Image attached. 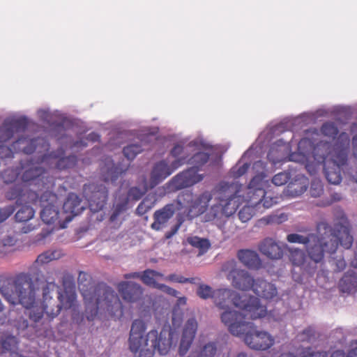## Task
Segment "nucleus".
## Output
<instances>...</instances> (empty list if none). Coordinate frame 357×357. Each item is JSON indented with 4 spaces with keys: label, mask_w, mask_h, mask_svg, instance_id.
Here are the masks:
<instances>
[{
    "label": "nucleus",
    "mask_w": 357,
    "mask_h": 357,
    "mask_svg": "<svg viewBox=\"0 0 357 357\" xmlns=\"http://www.w3.org/2000/svg\"><path fill=\"white\" fill-rule=\"evenodd\" d=\"M332 147L331 143L328 142H320L314 146L312 140L308 138L301 139L298 144V149L303 155L312 152L314 158L317 161H319L320 155L323 153H327Z\"/></svg>",
    "instance_id": "nucleus-23"
},
{
    "label": "nucleus",
    "mask_w": 357,
    "mask_h": 357,
    "mask_svg": "<svg viewBox=\"0 0 357 357\" xmlns=\"http://www.w3.org/2000/svg\"><path fill=\"white\" fill-rule=\"evenodd\" d=\"M109 165L111 166L108 167L107 174L103 176V179L105 182L111 181L113 183L117 180L119 172H117V168L114 167L113 162H111Z\"/></svg>",
    "instance_id": "nucleus-54"
},
{
    "label": "nucleus",
    "mask_w": 357,
    "mask_h": 357,
    "mask_svg": "<svg viewBox=\"0 0 357 357\" xmlns=\"http://www.w3.org/2000/svg\"><path fill=\"white\" fill-rule=\"evenodd\" d=\"M215 290H213L208 284H200L197 289V296L202 299H208L212 298L214 299Z\"/></svg>",
    "instance_id": "nucleus-47"
},
{
    "label": "nucleus",
    "mask_w": 357,
    "mask_h": 357,
    "mask_svg": "<svg viewBox=\"0 0 357 357\" xmlns=\"http://www.w3.org/2000/svg\"><path fill=\"white\" fill-rule=\"evenodd\" d=\"M63 209L65 213L69 214L66 219L70 221L75 216L80 214L85 209V206L78 195L70 192L63 203Z\"/></svg>",
    "instance_id": "nucleus-27"
},
{
    "label": "nucleus",
    "mask_w": 357,
    "mask_h": 357,
    "mask_svg": "<svg viewBox=\"0 0 357 357\" xmlns=\"http://www.w3.org/2000/svg\"><path fill=\"white\" fill-rule=\"evenodd\" d=\"M77 283L87 320L93 321L98 314L110 317L123 315L122 303L112 288L103 282L95 285L91 275L84 271H79Z\"/></svg>",
    "instance_id": "nucleus-1"
},
{
    "label": "nucleus",
    "mask_w": 357,
    "mask_h": 357,
    "mask_svg": "<svg viewBox=\"0 0 357 357\" xmlns=\"http://www.w3.org/2000/svg\"><path fill=\"white\" fill-rule=\"evenodd\" d=\"M221 271L226 274L227 279L234 288L242 291L253 290L256 280L248 271L238 268L235 259L225 261L222 265Z\"/></svg>",
    "instance_id": "nucleus-11"
},
{
    "label": "nucleus",
    "mask_w": 357,
    "mask_h": 357,
    "mask_svg": "<svg viewBox=\"0 0 357 357\" xmlns=\"http://www.w3.org/2000/svg\"><path fill=\"white\" fill-rule=\"evenodd\" d=\"M18 172L13 169H7L2 173L3 181L6 183H13L17 177Z\"/></svg>",
    "instance_id": "nucleus-57"
},
{
    "label": "nucleus",
    "mask_w": 357,
    "mask_h": 357,
    "mask_svg": "<svg viewBox=\"0 0 357 357\" xmlns=\"http://www.w3.org/2000/svg\"><path fill=\"white\" fill-rule=\"evenodd\" d=\"M236 256L241 263L249 268H258L261 265L259 255L255 250L241 249L237 252Z\"/></svg>",
    "instance_id": "nucleus-28"
},
{
    "label": "nucleus",
    "mask_w": 357,
    "mask_h": 357,
    "mask_svg": "<svg viewBox=\"0 0 357 357\" xmlns=\"http://www.w3.org/2000/svg\"><path fill=\"white\" fill-rule=\"evenodd\" d=\"M239 186L236 183H221L218 189L217 203L213 204L206 214L207 220H213L222 216L229 217L239 206Z\"/></svg>",
    "instance_id": "nucleus-8"
},
{
    "label": "nucleus",
    "mask_w": 357,
    "mask_h": 357,
    "mask_svg": "<svg viewBox=\"0 0 357 357\" xmlns=\"http://www.w3.org/2000/svg\"><path fill=\"white\" fill-rule=\"evenodd\" d=\"M63 255L61 250H47L39 255L35 261L34 265H43L52 260L59 259Z\"/></svg>",
    "instance_id": "nucleus-35"
},
{
    "label": "nucleus",
    "mask_w": 357,
    "mask_h": 357,
    "mask_svg": "<svg viewBox=\"0 0 357 357\" xmlns=\"http://www.w3.org/2000/svg\"><path fill=\"white\" fill-rule=\"evenodd\" d=\"M298 357H327V351H315L311 347L302 348Z\"/></svg>",
    "instance_id": "nucleus-50"
},
{
    "label": "nucleus",
    "mask_w": 357,
    "mask_h": 357,
    "mask_svg": "<svg viewBox=\"0 0 357 357\" xmlns=\"http://www.w3.org/2000/svg\"><path fill=\"white\" fill-rule=\"evenodd\" d=\"M212 198V194L208 191L196 197H194L191 192L187 191L181 193L178 196L176 202L178 209L186 207L190 210H196L199 213H204Z\"/></svg>",
    "instance_id": "nucleus-14"
},
{
    "label": "nucleus",
    "mask_w": 357,
    "mask_h": 357,
    "mask_svg": "<svg viewBox=\"0 0 357 357\" xmlns=\"http://www.w3.org/2000/svg\"><path fill=\"white\" fill-rule=\"evenodd\" d=\"M181 224H182V220H178V222L171 228L170 231H168L165 233V238L169 239L173 236H174L178 231L179 228L181 227Z\"/></svg>",
    "instance_id": "nucleus-63"
},
{
    "label": "nucleus",
    "mask_w": 357,
    "mask_h": 357,
    "mask_svg": "<svg viewBox=\"0 0 357 357\" xmlns=\"http://www.w3.org/2000/svg\"><path fill=\"white\" fill-rule=\"evenodd\" d=\"M349 144V135L342 132L338 135L333 147L320 155L318 162L324 163L325 176L330 183L337 185L341 182V167L347 163Z\"/></svg>",
    "instance_id": "nucleus-7"
},
{
    "label": "nucleus",
    "mask_w": 357,
    "mask_h": 357,
    "mask_svg": "<svg viewBox=\"0 0 357 357\" xmlns=\"http://www.w3.org/2000/svg\"><path fill=\"white\" fill-rule=\"evenodd\" d=\"M287 240L291 243H300L306 246L309 243L316 240V234L309 233L306 236L298 234H290L287 235Z\"/></svg>",
    "instance_id": "nucleus-38"
},
{
    "label": "nucleus",
    "mask_w": 357,
    "mask_h": 357,
    "mask_svg": "<svg viewBox=\"0 0 357 357\" xmlns=\"http://www.w3.org/2000/svg\"><path fill=\"white\" fill-rule=\"evenodd\" d=\"M315 331L313 328L307 327L301 333H298L297 337L301 342H310L314 337Z\"/></svg>",
    "instance_id": "nucleus-56"
},
{
    "label": "nucleus",
    "mask_w": 357,
    "mask_h": 357,
    "mask_svg": "<svg viewBox=\"0 0 357 357\" xmlns=\"http://www.w3.org/2000/svg\"><path fill=\"white\" fill-rule=\"evenodd\" d=\"M356 284V277L355 273L352 272H347L341 278L339 282V287L342 291L349 293L355 287Z\"/></svg>",
    "instance_id": "nucleus-34"
},
{
    "label": "nucleus",
    "mask_w": 357,
    "mask_h": 357,
    "mask_svg": "<svg viewBox=\"0 0 357 357\" xmlns=\"http://www.w3.org/2000/svg\"><path fill=\"white\" fill-rule=\"evenodd\" d=\"M13 326L16 328L17 331L22 332L26 329H29L31 333H37L39 329L36 328V326L33 324H29L28 320L22 317H20L13 321Z\"/></svg>",
    "instance_id": "nucleus-42"
},
{
    "label": "nucleus",
    "mask_w": 357,
    "mask_h": 357,
    "mask_svg": "<svg viewBox=\"0 0 357 357\" xmlns=\"http://www.w3.org/2000/svg\"><path fill=\"white\" fill-rule=\"evenodd\" d=\"M198 324L195 318H190L185 322L183 328L181 341L178 347L180 356H185L189 351L197 331Z\"/></svg>",
    "instance_id": "nucleus-21"
},
{
    "label": "nucleus",
    "mask_w": 357,
    "mask_h": 357,
    "mask_svg": "<svg viewBox=\"0 0 357 357\" xmlns=\"http://www.w3.org/2000/svg\"><path fill=\"white\" fill-rule=\"evenodd\" d=\"M259 251L271 260L282 259L284 255V248L278 242L271 238H266L258 245Z\"/></svg>",
    "instance_id": "nucleus-25"
},
{
    "label": "nucleus",
    "mask_w": 357,
    "mask_h": 357,
    "mask_svg": "<svg viewBox=\"0 0 357 357\" xmlns=\"http://www.w3.org/2000/svg\"><path fill=\"white\" fill-rule=\"evenodd\" d=\"M156 203V199L154 196L148 195L139 204L135 210V213L139 216H142L149 212Z\"/></svg>",
    "instance_id": "nucleus-37"
},
{
    "label": "nucleus",
    "mask_w": 357,
    "mask_h": 357,
    "mask_svg": "<svg viewBox=\"0 0 357 357\" xmlns=\"http://www.w3.org/2000/svg\"><path fill=\"white\" fill-rule=\"evenodd\" d=\"M27 126L28 121L25 118L5 120L0 126V143L9 140L15 132L24 131Z\"/></svg>",
    "instance_id": "nucleus-22"
},
{
    "label": "nucleus",
    "mask_w": 357,
    "mask_h": 357,
    "mask_svg": "<svg viewBox=\"0 0 357 357\" xmlns=\"http://www.w3.org/2000/svg\"><path fill=\"white\" fill-rule=\"evenodd\" d=\"M158 289L166 293L168 295L174 296V297H178V295L179 294V292L177 290H176L166 284H160V285L158 287Z\"/></svg>",
    "instance_id": "nucleus-62"
},
{
    "label": "nucleus",
    "mask_w": 357,
    "mask_h": 357,
    "mask_svg": "<svg viewBox=\"0 0 357 357\" xmlns=\"http://www.w3.org/2000/svg\"><path fill=\"white\" fill-rule=\"evenodd\" d=\"M146 324L142 319H135L131 325L128 346L133 354L139 352V357H153L155 351L166 355L174 344V332L163 328L160 333L151 330L146 335Z\"/></svg>",
    "instance_id": "nucleus-3"
},
{
    "label": "nucleus",
    "mask_w": 357,
    "mask_h": 357,
    "mask_svg": "<svg viewBox=\"0 0 357 357\" xmlns=\"http://www.w3.org/2000/svg\"><path fill=\"white\" fill-rule=\"evenodd\" d=\"M187 242L192 246L206 251L210 248V243L208 239L202 238L198 236H192L187 238Z\"/></svg>",
    "instance_id": "nucleus-45"
},
{
    "label": "nucleus",
    "mask_w": 357,
    "mask_h": 357,
    "mask_svg": "<svg viewBox=\"0 0 357 357\" xmlns=\"http://www.w3.org/2000/svg\"><path fill=\"white\" fill-rule=\"evenodd\" d=\"M209 159V154L205 152H198L192 156L189 160V163L193 166L191 168L197 169V172L199 171V167L206 164Z\"/></svg>",
    "instance_id": "nucleus-40"
},
{
    "label": "nucleus",
    "mask_w": 357,
    "mask_h": 357,
    "mask_svg": "<svg viewBox=\"0 0 357 357\" xmlns=\"http://www.w3.org/2000/svg\"><path fill=\"white\" fill-rule=\"evenodd\" d=\"M255 193L257 194V200H254V202H259V205L261 204L266 208H271L274 204L277 203L275 198L266 196V192L264 189L258 188Z\"/></svg>",
    "instance_id": "nucleus-41"
},
{
    "label": "nucleus",
    "mask_w": 357,
    "mask_h": 357,
    "mask_svg": "<svg viewBox=\"0 0 357 357\" xmlns=\"http://www.w3.org/2000/svg\"><path fill=\"white\" fill-rule=\"evenodd\" d=\"M290 173L287 172H282L275 174L272 178V183L277 186H280L286 184L290 179Z\"/></svg>",
    "instance_id": "nucleus-51"
},
{
    "label": "nucleus",
    "mask_w": 357,
    "mask_h": 357,
    "mask_svg": "<svg viewBox=\"0 0 357 357\" xmlns=\"http://www.w3.org/2000/svg\"><path fill=\"white\" fill-rule=\"evenodd\" d=\"M307 185V178L303 175H298L294 181L289 183L288 191L293 196H298L306 191Z\"/></svg>",
    "instance_id": "nucleus-31"
},
{
    "label": "nucleus",
    "mask_w": 357,
    "mask_h": 357,
    "mask_svg": "<svg viewBox=\"0 0 357 357\" xmlns=\"http://www.w3.org/2000/svg\"><path fill=\"white\" fill-rule=\"evenodd\" d=\"M83 193L88 201L90 210L93 213L101 211L106 204L108 190L102 184H85Z\"/></svg>",
    "instance_id": "nucleus-13"
},
{
    "label": "nucleus",
    "mask_w": 357,
    "mask_h": 357,
    "mask_svg": "<svg viewBox=\"0 0 357 357\" xmlns=\"http://www.w3.org/2000/svg\"><path fill=\"white\" fill-rule=\"evenodd\" d=\"M254 209L250 206H243L238 212V218L242 222H247L253 216Z\"/></svg>",
    "instance_id": "nucleus-52"
},
{
    "label": "nucleus",
    "mask_w": 357,
    "mask_h": 357,
    "mask_svg": "<svg viewBox=\"0 0 357 357\" xmlns=\"http://www.w3.org/2000/svg\"><path fill=\"white\" fill-rule=\"evenodd\" d=\"M203 179V176L197 173L195 168H189L174 176L168 183L169 189L177 191L190 187Z\"/></svg>",
    "instance_id": "nucleus-18"
},
{
    "label": "nucleus",
    "mask_w": 357,
    "mask_h": 357,
    "mask_svg": "<svg viewBox=\"0 0 357 357\" xmlns=\"http://www.w3.org/2000/svg\"><path fill=\"white\" fill-rule=\"evenodd\" d=\"M248 317L235 312H225L221 314V320L234 335L243 336L245 343L252 349L264 351L271 348L274 338L267 332L259 331L252 323L246 321Z\"/></svg>",
    "instance_id": "nucleus-4"
},
{
    "label": "nucleus",
    "mask_w": 357,
    "mask_h": 357,
    "mask_svg": "<svg viewBox=\"0 0 357 357\" xmlns=\"http://www.w3.org/2000/svg\"><path fill=\"white\" fill-rule=\"evenodd\" d=\"M289 259L294 266H299L303 264L304 254L301 250H296L291 252Z\"/></svg>",
    "instance_id": "nucleus-55"
},
{
    "label": "nucleus",
    "mask_w": 357,
    "mask_h": 357,
    "mask_svg": "<svg viewBox=\"0 0 357 357\" xmlns=\"http://www.w3.org/2000/svg\"><path fill=\"white\" fill-rule=\"evenodd\" d=\"M64 155V150L60 148L41 155V162H45L50 168H53L52 165H54V167L59 170H66L74 167L77 162V156L75 155L65 156Z\"/></svg>",
    "instance_id": "nucleus-16"
},
{
    "label": "nucleus",
    "mask_w": 357,
    "mask_h": 357,
    "mask_svg": "<svg viewBox=\"0 0 357 357\" xmlns=\"http://www.w3.org/2000/svg\"><path fill=\"white\" fill-rule=\"evenodd\" d=\"M185 277L177 275V274H170L167 277H165V279L169 282H178V283H185V280H184Z\"/></svg>",
    "instance_id": "nucleus-64"
},
{
    "label": "nucleus",
    "mask_w": 357,
    "mask_h": 357,
    "mask_svg": "<svg viewBox=\"0 0 357 357\" xmlns=\"http://www.w3.org/2000/svg\"><path fill=\"white\" fill-rule=\"evenodd\" d=\"M264 189V176L261 175H257L254 176L248 185V202L255 206H259V202H255L254 200H257V194L255 193L257 189Z\"/></svg>",
    "instance_id": "nucleus-30"
},
{
    "label": "nucleus",
    "mask_w": 357,
    "mask_h": 357,
    "mask_svg": "<svg viewBox=\"0 0 357 357\" xmlns=\"http://www.w3.org/2000/svg\"><path fill=\"white\" fill-rule=\"evenodd\" d=\"M321 133L327 137L335 138L338 134V128L333 122H326L321 127Z\"/></svg>",
    "instance_id": "nucleus-49"
},
{
    "label": "nucleus",
    "mask_w": 357,
    "mask_h": 357,
    "mask_svg": "<svg viewBox=\"0 0 357 357\" xmlns=\"http://www.w3.org/2000/svg\"><path fill=\"white\" fill-rule=\"evenodd\" d=\"M0 293L9 302H17L25 307L24 314L37 328V324L42 320L44 309L36 303V289L34 287L33 277L28 273H20L15 275L12 283L10 280L0 278Z\"/></svg>",
    "instance_id": "nucleus-2"
},
{
    "label": "nucleus",
    "mask_w": 357,
    "mask_h": 357,
    "mask_svg": "<svg viewBox=\"0 0 357 357\" xmlns=\"http://www.w3.org/2000/svg\"><path fill=\"white\" fill-rule=\"evenodd\" d=\"M176 209L178 208L175 206L174 204H168L162 208L155 211L153 213L154 221L151 227L155 231L160 230L174 215Z\"/></svg>",
    "instance_id": "nucleus-26"
},
{
    "label": "nucleus",
    "mask_w": 357,
    "mask_h": 357,
    "mask_svg": "<svg viewBox=\"0 0 357 357\" xmlns=\"http://www.w3.org/2000/svg\"><path fill=\"white\" fill-rule=\"evenodd\" d=\"M117 289L123 299L129 303L139 301L143 295V288L139 284L132 282H121Z\"/></svg>",
    "instance_id": "nucleus-24"
},
{
    "label": "nucleus",
    "mask_w": 357,
    "mask_h": 357,
    "mask_svg": "<svg viewBox=\"0 0 357 357\" xmlns=\"http://www.w3.org/2000/svg\"><path fill=\"white\" fill-rule=\"evenodd\" d=\"M0 343L4 351H12L17 348L18 342L15 336L8 335L1 338Z\"/></svg>",
    "instance_id": "nucleus-43"
},
{
    "label": "nucleus",
    "mask_w": 357,
    "mask_h": 357,
    "mask_svg": "<svg viewBox=\"0 0 357 357\" xmlns=\"http://www.w3.org/2000/svg\"><path fill=\"white\" fill-rule=\"evenodd\" d=\"M214 303L225 312H235L248 319H257L266 316V307L260 303L258 298L242 295L230 289H216ZM223 312L222 313V314Z\"/></svg>",
    "instance_id": "nucleus-5"
},
{
    "label": "nucleus",
    "mask_w": 357,
    "mask_h": 357,
    "mask_svg": "<svg viewBox=\"0 0 357 357\" xmlns=\"http://www.w3.org/2000/svg\"><path fill=\"white\" fill-rule=\"evenodd\" d=\"M6 197L9 200H16L17 205L36 203L38 193L31 190L24 182L15 183L6 191Z\"/></svg>",
    "instance_id": "nucleus-17"
},
{
    "label": "nucleus",
    "mask_w": 357,
    "mask_h": 357,
    "mask_svg": "<svg viewBox=\"0 0 357 357\" xmlns=\"http://www.w3.org/2000/svg\"><path fill=\"white\" fill-rule=\"evenodd\" d=\"M250 167L248 163H244L238 167H235L232 170V173L234 177H240L245 174Z\"/></svg>",
    "instance_id": "nucleus-61"
},
{
    "label": "nucleus",
    "mask_w": 357,
    "mask_h": 357,
    "mask_svg": "<svg viewBox=\"0 0 357 357\" xmlns=\"http://www.w3.org/2000/svg\"><path fill=\"white\" fill-rule=\"evenodd\" d=\"M158 278H164V275L152 269H146L141 275V280L144 284L157 289L160 285V283L156 282V279Z\"/></svg>",
    "instance_id": "nucleus-32"
},
{
    "label": "nucleus",
    "mask_w": 357,
    "mask_h": 357,
    "mask_svg": "<svg viewBox=\"0 0 357 357\" xmlns=\"http://www.w3.org/2000/svg\"><path fill=\"white\" fill-rule=\"evenodd\" d=\"M217 346L215 342H208L201 348L197 357H215Z\"/></svg>",
    "instance_id": "nucleus-46"
},
{
    "label": "nucleus",
    "mask_w": 357,
    "mask_h": 357,
    "mask_svg": "<svg viewBox=\"0 0 357 357\" xmlns=\"http://www.w3.org/2000/svg\"><path fill=\"white\" fill-rule=\"evenodd\" d=\"M184 148L181 144H176L170 151V155L175 158L176 159H178L181 158H185V162L187 161V157L183 155Z\"/></svg>",
    "instance_id": "nucleus-60"
},
{
    "label": "nucleus",
    "mask_w": 357,
    "mask_h": 357,
    "mask_svg": "<svg viewBox=\"0 0 357 357\" xmlns=\"http://www.w3.org/2000/svg\"><path fill=\"white\" fill-rule=\"evenodd\" d=\"M316 240L305 246L309 257L315 263L321 262L324 253L333 254L337 249V238L332 232V227L326 222L317 225Z\"/></svg>",
    "instance_id": "nucleus-9"
},
{
    "label": "nucleus",
    "mask_w": 357,
    "mask_h": 357,
    "mask_svg": "<svg viewBox=\"0 0 357 357\" xmlns=\"http://www.w3.org/2000/svg\"><path fill=\"white\" fill-rule=\"evenodd\" d=\"M332 232L337 238V245L340 244L345 249H349L353 244V236L350 234L349 230L346 227H341L338 234L332 229Z\"/></svg>",
    "instance_id": "nucleus-33"
},
{
    "label": "nucleus",
    "mask_w": 357,
    "mask_h": 357,
    "mask_svg": "<svg viewBox=\"0 0 357 357\" xmlns=\"http://www.w3.org/2000/svg\"><path fill=\"white\" fill-rule=\"evenodd\" d=\"M145 192L146 190H142L139 188L132 187L127 193L116 195L109 220L111 222L116 221L121 214L128 209L129 204L139 200L145 194Z\"/></svg>",
    "instance_id": "nucleus-15"
},
{
    "label": "nucleus",
    "mask_w": 357,
    "mask_h": 357,
    "mask_svg": "<svg viewBox=\"0 0 357 357\" xmlns=\"http://www.w3.org/2000/svg\"><path fill=\"white\" fill-rule=\"evenodd\" d=\"M22 172V180L26 184H34L38 185L40 191L52 190L54 186V180L50 176L45 166V162H41V156L37 159L22 160L20 162Z\"/></svg>",
    "instance_id": "nucleus-10"
},
{
    "label": "nucleus",
    "mask_w": 357,
    "mask_h": 357,
    "mask_svg": "<svg viewBox=\"0 0 357 357\" xmlns=\"http://www.w3.org/2000/svg\"><path fill=\"white\" fill-rule=\"evenodd\" d=\"M287 215L284 213H281L280 214H271L265 216L261 219V222L265 225H280L287 221Z\"/></svg>",
    "instance_id": "nucleus-44"
},
{
    "label": "nucleus",
    "mask_w": 357,
    "mask_h": 357,
    "mask_svg": "<svg viewBox=\"0 0 357 357\" xmlns=\"http://www.w3.org/2000/svg\"><path fill=\"white\" fill-rule=\"evenodd\" d=\"M15 211L14 206L0 208V223L6 220Z\"/></svg>",
    "instance_id": "nucleus-58"
},
{
    "label": "nucleus",
    "mask_w": 357,
    "mask_h": 357,
    "mask_svg": "<svg viewBox=\"0 0 357 357\" xmlns=\"http://www.w3.org/2000/svg\"><path fill=\"white\" fill-rule=\"evenodd\" d=\"M46 285L43 288V303L42 307L45 314L53 319L58 316L61 310H68L72 308L75 303L77 296L75 288L74 278L70 274H66L63 277L62 284L64 290L58 291V301L54 299L51 296V292L54 291L56 287L55 279L49 276L45 279Z\"/></svg>",
    "instance_id": "nucleus-6"
},
{
    "label": "nucleus",
    "mask_w": 357,
    "mask_h": 357,
    "mask_svg": "<svg viewBox=\"0 0 357 357\" xmlns=\"http://www.w3.org/2000/svg\"><path fill=\"white\" fill-rule=\"evenodd\" d=\"M258 296L265 299H272L277 296V288L275 286L262 279L256 280L252 290Z\"/></svg>",
    "instance_id": "nucleus-29"
},
{
    "label": "nucleus",
    "mask_w": 357,
    "mask_h": 357,
    "mask_svg": "<svg viewBox=\"0 0 357 357\" xmlns=\"http://www.w3.org/2000/svg\"><path fill=\"white\" fill-rule=\"evenodd\" d=\"M142 146L139 144H130L123 148V152L128 160H133L137 154L142 151Z\"/></svg>",
    "instance_id": "nucleus-48"
},
{
    "label": "nucleus",
    "mask_w": 357,
    "mask_h": 357,
    "mask_svg": "<svg viewBox=\"0 0 357 357\" xmlns=\"http://www.w3.org/2000/svg\"><path fill=\"white\" fill-rule=\"evenodd\" d=\"M178 299L172 310V321L174 326H178L182 321L183 312L180 310V306L186 305L187 298L185 296L177 297Z\"/></svg>",
    "instance_id": "nucleus-36"
},
{
    "label": "nucleus",
    "mask_w": 357,
    "mask_h": 357,
    "mask_svg": "<svg viewBox=\"0 0 357 357\" xmlns=\"http://www.w3.org/2000/svg\"><path fill=\"white\" fill-rule=\"evenodd\" d=\"M43 208L40 212L41 220L46 224L55 222L59 218L58 197L51 190H45L37 200Z\"/></svg>",
    "instance_id": "nucleus-12"
},
{
    "label": "nucleus",
    "mask_w": 357,
    "mask_h": 357,
    "mask_svg": "<svg viewBox=\"0 0 357 357\" xmlns=\"http://www.w3.org/2000/svg\"><path fill=\"white\" fill-rule=\"evenodd\" d=\"M36 139H29L26 137H20L12 144V148L0 145V160L13 157L14 151H22L31 154L36 149Z\"/></svg>",
    "instance_id": "nucleus-20"
},
{
    "label": "nucleus",
    "mask_w": 357,
    "mask_h": 357,
    "mask_svg": "<svg viewBox=\"0 0 357 357\" xmlns=\"http://www.w3.org/2000/svg\"><path fill=\"white\" fill-rule=\"evenodd\" d=\"M15 239L10 236H6L0 241V252L6 251V248L13 246L15 244Z\"/></svg>",
    "instance_id": "nucleus-59"
},
{
    "label": "nucleus",
    "mask_w": 357,
    "mask_h": 357,
    "mask_svg": "<svg viewBox=\"0 0 357 357\" xmlns=\"http://www.w3.org/2000/svg\"><path fill=\"white\" fill-rule=\"evenodd\" d=\"M185 163V158H181L175 159L171 165H168L167 162L161 160L157 162L151 172V181L155 185L171 175L176 169Z\"/></svg>",
    "instance_id": "nucleus-19"
},
{
    "label": "nucleus",
    "mask_w": 357,
    "mask_h": 357,
    "mask_svg": "<svg viewBox=\"0 0 357 357\" xmlns=\"http://www.w3.org/2000/svg\"><path fill=\"white\" fill-rule=\"evenodd\" d=\"M310 194L314 197H317L321 195L324 192V186L321 181L314 180L310 185Z\"/></svg>",
    "instance_id": "nucleus-53"
},
{
    "label": "nucleus",
    "mask_w": 357,
    "mask_h": 357,
    "mask_svg": "<svg viewBox=\"0 0 357 357\" xmlns=\"http://www.w3.org/2000/svg\"><path fill=\"white\" fill-rule=\"evenodd\" d=\"M27 204H24L17 211L15 218L17 222H27L31 220L35 213L32 207Z\"/></svg>",
    "instance_id": "nucleus-39"
}]
</instances>
